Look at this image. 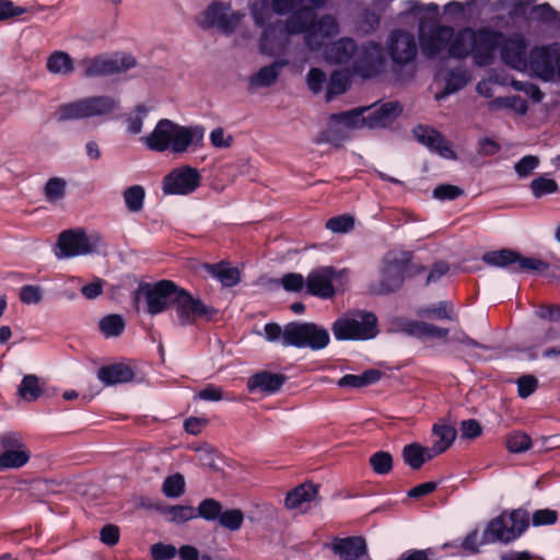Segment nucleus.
Wrapping results in <instances>:
<instances>
[{
    "mask_svg": "<svg viewBox=\"0 0 560 560\" xmlns=\"http://www.w3.org/2000/svg\"><path fill=\"white\" fill-rule=\"evenodd\" d=\"M326 0H272V10L279 14L292 15L285 23H271L270 19L262 31L259 50L266 56L285 55L291 51V35L303 33L305 44L312 51H317L324 39L339 33V25L330 15L315 20L314 9L324 5Z\"/></svg>",
    "mask_w": 560,
    "mask_h": 560,
    "instance_id": "nucleus-1",
    "label": "nucleus"
},
{
    "mask_svg": "<svg viewBox=\"0 0 560 560\" xmlns=\"http://www.w3.org/2000/svg\"><path fill=\"white\" fill-rule=\"evenodd\" d=\"M419 34L422 51L427 56H435L447 48L454 58L471 56L477 66L491 65L497 46L502 40V33L488 28H463L455 34L452 27L438 26L427 34L423 21L420 22Z\"/></svg>",
    "mask_w": 560,
    "mask_h": 560,
    "instance_id": "nucleus-2",
    "label": "nucleus"
},
{
    "mask_svg": "<svg viewBox=\"0 0 560 560\" xmlns=\"http://www.w3.org/2000/svg\"><path fill=\"white\" fill-rule=\"evenodd\" d=\"M205 128L199 125H180L171 119H160L151 132L140 138V142L153 152L184 154L202 148Z\"/></svg>",
    "mask_w": 560,
    "mask_h": 560,
    "instance_id": "nucleus-3",
    "label": "nucleus"
},
{
    "mask_svg": "<svg viewBox=\"0 0 560 560\" xmlns=\"http://www.w3.org/2000/svg\"><path fill=\"white\" fill-rule=\"evenodd\" d=\"M328 39L329 37L325 38L323 46L317 50L323 49V57L326 61L349 65L353 73L363 78H372L381 70L384 63V54L380 45L372 43L358 49L354 40L349 37H342L329 45L326 44Z\"/></svg>",
    "mask_w": 560,
    "mask_h": 560,
    "instance_id": "nucleus-4",
    "label": "nucleus"
},
{
    "mask_svg": "<svg viewBox=\"0 0 560 560\" xmlns=\"http://www.w3.org/2000/svg\"><path fill=\"white\" fill-rule=\"evenodd\" d=\"M529 526V515L524 510L505 512L491 520L483 530V542H511Z\"/></svg>",
    "mask_w": 560,
    "mask_h": 560,
    "instance_id": "nucleus-5",
    "label": "nucleus"
},
{
    "mask_svg": "<svg viewBox=\"0 0 560 560\" xmlns=\"http://www.w3.org/2000/svg\"><path fill=\"white\" fill-rule=\"evenodd\" d=\"M242 10H234L230 2L213 0L199 14L196 24L203 30L218 28L224 34H233L245 19Z\"/></svg>",
    "mask_w": 560,
    "mask_h": 560,
    "instance_id": "nucleus-6",
    "label": "nucleus"
},
{
    "mask_svg": "<svg viewBox=\"0 0 560 560\" xmlns=\"http://www.w3.org/2000/svg\"><path fill=\"white\" fill-rule=\"evenodd\" d=\"M332 332L337 340L372 339L378 332L377 319L372 313L349 312L334 323Z\"/></svg>",
    "mask_w": 560,
    "mask_h": 560,
    "instance_id": "nucleus-7",
    "label": "nucleus"
},
{
    "mask_svg": "<svg viewBox=\"0 0 560 560\" xmlns=\"http://www.w3.org/2000/svg\"><path fill=\"white\" fill-rule=\"evenodd\" d=\"M101 243L98 235L83 230L63 231L57 241L55 256L58 259L84 256L96 252Z\"/></svg>",
    "mask_w": 560,
    "mask_h": 560,
    "instance_id": "nucleus-8",
    "label": "nucleus"
},
{
    "mask_svg": "<svg viewBox=\"0 0 560 560\" xmlns=\"http://www.w3.org/2000/svg\"><path fill=\"white\" fill-rule=\"evenodd\" d=\"M483 260L494 267L508 268L512 272L545 273L550 266L535 257H524L511 249H501L485 254Z\"/></svg>",
    "mask_w": 560,
    "mask_h": 560,
    "instance_id": "nucleus-9",
    "label": "nucleus"
},
{
    "mask_svg": "<svg viewBox=\"0 0 560 560\" xmlns=\"http://www.w3.org/2000/svg\"><path fill=\"white\" fill-rule=\"evenodd\" d=\"M287 342L296 348L320 350L330 340L326 328L314 323H290L287 325Z\"/></svg>",
    "mask_w": 560,
    "mask_h": 560,
    "instance_id": "nucleus-10",
    "label": "nucleus"
},
{
    "mask_svg": "<svg viewBox=\"0 0 560 560\" xmlns=\"http://www.w3.org/2000/svg\"><path fill=\"white\" fill-rule=\"evenodd\" d=\"M527 72L545 81L560 80V49L556 46L534 49Z\"/></svg>",
    "mask_w": 560,
    "mask_h": 560,
    "instance_id": "nucleus-11",
    "label": "nucleus"
},
{
    "mask_svg": "<svg viewBox=\"0 0 560 560\" xmlns=\"http://www.w3.org/2000/svg\"><path fill=\"white\" fill-rule=\"evenodd\" d=\"M201 183L199 171L189 165H183L171 171L162 183V190L166 195L186 196L192 194Z\"/></svg>",
    "mask_w": 560,
    "mask_h": 560,
    "instance_id": "nucleus-12",
    "label": "nucleus"
},
{
    "mask_svg": "<svg viewBox=\"0 0 560 560\" xmlns=\"http://www.w3.org/2000/svg\"><path fill=\"white\" fill-rule=\"evenodd\" d=\"M345 270L336 271L331 267H320L313 270L306 280L307 292L324 299L331 298L343 287Z\"/></svg>",
    "mask_w": 560,
    "mask_h": 560,
    "instance_id": "nucleus-13",
    "label": "nucleus"
},
{
    "mask_svg": "<svg viewBox=\"0 0 560 560\" xmlns=\"http://www.w3.org/2000/svg\"><path fill=\"white\" fill-rule=\"evenodd\" d=\"M0 468L16 469L24 466L31 453L24 445L21 436L15 432L0 435Z\"/></svg>",
    "mask_w": 560,
    "mask_h": 560,
    "instance_id": "nucleus-14",
    "label": "nucleus"
},
{
    "mask_svg": "<svg viewBox=\"0 0 560 560\" xmlns=\"http://www.w3.org/2000/svg\"><path fill=\"white\" fill-rule=\"evenodd\" d=\"M177 322L183 325H192L198 319L209 318L210 308L199 299L180 289L173 306Z\"/></svg>",
    "mask_w": 560,
    "mask_h": 560,
    "instance_id": "nucleus-15",
    "label": "nucleus"
},
{
    "mask_svg": "<svg viewBox=\"0 0 560 560\" xmlns=\"http://www.w3.org/2000/svg\"><path fill=\"white\" fill-rule=\"evenodd\" d=\"M136 66V59L129 54L101 56L86 62L85 74L89 77L107 75L127 71Z\"/></svg>",
    "mask_w": 560,
    "mask_h": 560,
    "instance_id": "nucleus-16",
    "label": "nucleus"
},
{
    "mask_svg": "<svg viewBox=\"0 0 560 560\" xmlns=\"http://www.w3.org/2000/svg\"><path fill=\"white\" fill-rule=\"evenodd\" d=\"M501 38L497 51L500 49L502 60L518 71H528L529 58L526 56L527 44L525 38L521 35L506 38L503 34Z\"/></svg>",
    "mask_w": 560,
    "mask_h": 560,
    "instance_id": "nucleus-17",
    "label": "nucleus"
},
{
    "mask_svg": "<svg viewBox=\"0 0 560 560\" xmlns=\"http://www.w3.org/2000/svg\"><path fill=\"white\" fill-rule=\"evenodd\" d=\"M179 288L172 281L162 280L145 291L148 312L152 315L163 312L167 306H174Z\"/></svg>",
    "mask_w": 560,
    "mask_h": 560,
    "instance_id": "nucleus-18",
    "label": "nucleus"
},
{
    "mask_svg": "<svg viewBox=\"0 0 560 560\" xmlns=\"http://www.w3.org/2000/svg\"><path fill=\"white\" fill-rule=\"evenodd\" d=\"M408 264L407 255H402L401 258L388 256L381 269L380 292L385 293L398 289L407 273Z\"/></svg>",
    "mask_w": 560,
    "mask_h": 560,
    "instance_id": "nucleus-19",
    "label": "nucleus"
},
{
    "mask_svg": "<svg viewBox=\"0 0 560 560\" xmlns=\"http://www.w3.org/2000/svg\"><path fill=\"white\" fill-rule=\"evenodd\" d=\"M402 108L398 102H386L365 107L368 128H385L392 125L401 114Z\"/></svg>",
    "mask_w": 560,
    "mask_h": 560,
    "instance_id": "nucleus-20",
    "label": "nucleus"
},
{
    "mask_svg": "<svg viewBox=\"0 0 560 560\" xmlns=\"http://www.w3.org/2000/svg\"><path fill=\"white\" fill-rule=\"evenodd\" d=\"M413 135L420 143L436 152L440 156L447 160H455L457 158L452 144L436 130L420 126L413 130Z\"/></svg>",
    "mask_w": 560,
    "mask_h": 560,
    "instance_id": "nucleus-21",
    "label": "nucleus"
},
{
    "mask_svg": "<svg viewBox=\"0 0 560 560\" xmlns=\"http://www.w3.org/2000/svg\"><path fill=\"white\" fill-rule=\"evenodd\" d=\"M389 54L397 63L410 62L417 52L415 38L411 34L405 32H394L388 45Z\"/></svg>",
    "mask_w": 560,
    "mask_h": 560,
    "instance_id": "nucleus-22",
    "label": "nucleus"
},
{
    "mask_svg": "<svg viewBox=\"0 0 560 560\" xmlns=\"http://www.w3.org/2000/svg\"><path fill=\"white\" fill-rule=\"evenodd\" d=\"M361 128H368L365 107L332 115L330 118V129L338 133H347Z\"/></svg>",
    "mask_w": 560,
    "mask_h": 560,
    "instance_id": "nucleus-23",
    "label": "nucleus"
},
{
    "mask_svg": "<svg viewBox=\"0 0 560 560\" xmlns=\"http://www.w3.org/2000/svg\"><path fill=\"white\" fill-rule=\"evenodd\" d=\"M317 488L313 483H303L291 492L285 498V505L290 510L305 512L316 501Z\"/></svg>",
    "mask_w": 560,
    "mask_h": 560,
    "instance_id": "nucleus-24",
    "label": "nucleus"
},
{
    "mask_svg": "<svg viewBox=\"0 0 560 560\" xmlns=\"http://www.w3.org/2000/svg\"><path fill=\"white\" fill-rule=\"evenodd\" d=\"M331 549L341 560H359L365 556L366 545L361 537L335 539Z\"/></svg>",
    "mask_w": 560,
    "mask_h": 560,
    "instance_id": "nucleus-25",
    "label": "nucleus"
},
{
    "mask_svg": "<svg viewBox=\"0 0 560 560\" xmlns=\"http://www.w3.org/2000/svg\"><path fill=\"white\" fill-rule=\"evenodd\" d=\"M135 377L133 369L125 363L103 366L97 371V378L106 386L131 382Z\"/></svg>",
    "mask_w": 560,
    "mask_h": 560,
    "instance_id": "nucleus-26",
    "label": "nucleus"
},
{
    "mask_svg": "<svg viewBox=\"0 0 560 560\" xmlns=\"http://www.w3.org/2000/svg\"><path fill=\"white\" fill-rule=\"evenodd\" d=\"M410 336L420 339L446 340L448 330L423 322H407L402 328Z\"/></svg>",
    "mask_w": 560,
    "mask_h": 560,
    "instance_id": "nucleus-27",
    "label": "nucleus"
},
{
    "mask_svg": "<svg viewBox=\"0 0 560 560\" xmlns=\"http://www.w3.org/2000/svg\"><path fill=\"white\" fill-rule=\"evenodd\" d=\"M436 457L431 447L411 443L402 448V458L411 469H419L425 462Z\"/></svg>",
    "mask_w": 560,
    "mask_h": 560,
    "instance_id": "nucleus-28",
    "label": "nucleus"
},
{
    "mask_svg": "<svg viewBox=\"0 0 560 560\" xmlns=\"http://www.w3.org/2000/svg\"><path fill=\"white\" fill-rule=\"evenodd\" d=\"M284 383V377L280 374L258 373L248 380V388L252 392L259 390L264 393H275Z\"/></svg>",
    "mask_w": 560,
    "mask_h": 560,
    "instance_id": "nucleus-29",
    "label": "nucleus"
},
{
    "mask_svg": "<svg viewBox=\"0 0 560 560\" xmlns=\"http://www.w3.org/2000/svg\"><path fill=\"white\" fill-rule=\"evenodd\" d=\"M289 63L285 59H280L269 66L262 67L250 77L249 83L254 88H265L273 84L283 67Z\"/></svg>",
    "mask_w": 560,
    "mask_h": 560,
    "instance_id": "nucleus-30",
    "label": "nucleus"
},
{
    "mask_svg": "<svg viewBox=\"0 0 560 560\" xmlns=\"http://www.w3.org/2000/svg\"><path fill=\"white\" fill-rule=\"evenodd\" d=\"M432 435L434 438L431 448L435 455L444 453L454 442L456 438V430L454 427L446 423H435L432 428Z\"/></svg>",
    "mask_w": 560,
    "mask_h": 560,
    "instance_id": "nucleus-31",
    "label": "nucleus"
},
{
    "mask_svg": "<svg viewBox=\"0 0 560 560\" xmlns=\"http://www.w3.org/2000/svg\"><path fill=\"white\" fill-rule=\"evenodd\" d=\"M205 269L224 287H233L240 281V271L228 262L205 265Z\"/></svg>",
    "mask_w": 560,
    "mask_h": 560,
    "instance_id": "nucleus-32",
    "label": "nucleus"
},
{
    "mask_svg": "<svg viewBox=\"0 0 560 560\" xmlns=\"http://www.w3.org/2000/svg\"><path fill=\"white\" fill-rule=\"evenodd\" d=\"M46 68L55 75L66 77L73 72L74 62L69 54L57 50L47 58Z\"/></svg>",
    "mask_w": 560,
    "mask_h": 560,
    "instance_id": "nucleus-33",
    "label": "nucleus"
},
{
    "mask_svg": "<svg viewBox=\"0 0 560 560\" xmlns=\"http://www.w3.org/2000/svg\"><path fill=\"white\" fill-rule=\"evenodd\" d=\"M84 103L88 118L108 115L118 106V102L109 96L86 97Z\"/></svg>",
    "mask_w": 560,
    "mask_h": 560,
    "instance_id": "nucleus-34",
    "label": "nucleus"
},
{
    "mask_svg": "<svg viewBox=\"0 0 560 560\" xmlns=\"http://www.w3.org/2000/svg\"><path fill=\"white\" fill-rule=\"evenodd\" d=\"M159 512L167 522L183 524L197 517L196 509L190 505H168L159 508Z\"/></svg>",
    "mask_w": 560,
    "mask_h": 560,
    "instance_id": "nucleus-35",
    "label": "nucleus"
},
{
    "mask_svg": "<svg viewBox=\"0 0 560 560\" xmlns=\"http://www.w3.org/2000/svg\"><path fill=\"white\" fill-rule=\"evenodd\" d=\"M55 115L58 121L88 118L84 98L60 105Z\"/></svg>",
    "mask_w": 560,
    "mask_h": 560,
    "instance_id": "nucleus-36",
    "label": "nucleus"
},
{
    "mask_svg": "<svg viewBox=\"0 0 560 560\" xmlns=\"http://www.w3.org/2000/svg\"><path fill=\"white\" fill-rule=\"evenodd\" d=\"M468 81H469V75H468L467 71L462 70V69H456V70L451 71L446 78L445 90L441 93H438L435 95V98L438 101H441V100L445 98L446 96H448L450 94H453V93L464 89L466 86V84L468 83Z\"/></svg>",
    "mask_w": 560,
    "mask_h": 560,
    "instance_id": "nucleus-37",
    "label": "nucleus"
},
{
    "mask_svg": "<svg viewBox=\"0 0 560 560\" xmlns=\"http://www.w3.org/2000/svg\"><path fill=\"white\" fill-rule=\"evenodd\" d=\"M124 202L130 212H140L144 206L145 190L141 185H132L122 192Z\"/></svg>",
    "mask_w": 560,
    "mask_h": 560,
    "instance_id": "nucleus-38",
    "label": "nucleus"
},
{
    "mask_svg": "<svg viewBox=\"0 0 560 560\" xmlns=\"http://www.w3.org/2000/svg\"><path fill=\"white\" fill-rule=\"evenodd\" d=\"M18 393L20 397L26 401L38 399L43 393L38 377L34 374L25 375L19 386Z\"/></svg>",
    "mask_w": 560,
    "mask_h": 560,
    "instance_id": "nucleus-39",
    "label": "nucleus"
},
{
    "mask_svg": "<svg viewBox=\"0 0 560 560\" xmlns=\"http://www.w3.org/2000/svg\"><path fill=\"white\" fill-rule=\"evenodd\" d=\"M380 377L376 371H366L361 375L347 374L338 381L340 387L360 388L376 382Z\"/></svg>",
    "mask_w": 560,
    "mask_h": 560,
    "instance_id": "nucleus-40",
    "label": "nucleus"
},
{
    "mask_svg": "<svg viewBox=\"0 0 560 560\" xmlns=\"http://www.w3.org/2000/svg\"><path fill=\"white\" fill-rule=\"evenodd\" d=\"M490 107L492 109L510 108L520 115H524L528 109L527 103L516 95L497 97L490 103Z\"/></svg>",
    "mask_w": 560,
    "mask_h": 560,
    "instance_id": "nucleus-41",
    "label": "nucleus"
},
{
    "mask_svg": "<svg viewBox=\"0 0 560 560\" xmlns=\"http://www.w3.org/2000/svg\"><path fill=\"white\" fill-rule=\"evenodd\" d=\"M185 491V478L176 472L165 478L162 485V492L167 498H178Z\"/></svg>",
    "mask_w": 560,
    "mask_h": 560,
    "instance_id": "nucleus-42",
    "label": "nucleus"
},
{
    "mask_svg": "<svg viewBox=\"0 0 560 560\" xmlns=\"http://www.w3.org/2000/svg\"><path fill=\"white\" fill-rule=\"evenodd\" d=\"M558 190V184L548 175H541L530 183V191L535 198H541L545 195L553 194Z\"/></svg>",
    "mask_w": 560,
    "mask_h": 560,
    "instance_id": "nucleus-43",
    "label": "nucleus"
},
{
    "mask_svg": "<svg viewBox=\"0 0 560 560\" xmlns=\"http://www.w3.org/2000/svg\"><path fill=\"white\" fill-rule=\"evenodd\" d=\"M506 447L512 453H522L530 448L532 439L522 431H513L506 435Z\"/></svg>",
    "mask_w": 560,
    "mask_h": 560,
    "instance_id": "nucleus-44",
    "label": "nucleus"
},
{
    "mask_svg": "<svg viewBox=\"0 0 560 560\" xmlns=\"http://www.w3.org/2000/svg\"><path fill=\"white\" fill-rule=\"evenodd\" d=\"M100 329L106 337H116L125 328V322L119 315H108L100 320Z\"/></svg>",
    "mask_w": 560,
    "mask_h": 560,
    "instance_id": "nucleus-45",
    "label": "nucleus"
},
{
    "mask_svg": "<svg viewBox=\"0 0 560 560\" xmlns=\"http://www.w3.org/2000/svg\"><path fill=\"white\" fill-rule=\"evenodd\" d=\"M219 524L232 532L238 530L244 522V514L238 509L221 511Z\"/></svg>",
    "mask_w": 560,
    "mask_h": 560,
    "instance_id": "nucleus-46",
    "label": "nucleus"
},
{
    "mask_svg": "<svg viewBox=\"0 0 560 560\" xmlns=\"http://www.w3.org/2000/svg\"><path fill=\"white\" fill-rule=\"evenodd\" d=\"M67 182L59 177L48 179L45 185V197L49 202H58L65 197Z\"/></svg>",
    "mask_w": 560,
    "mask_h": 560,
    "instance_id": "nucleus-47",
    "label": "nucleus"
},
{
    "mask_svg": "<svg viewBox=\"0 0 560 560\" xmlns=\"http://www.w3.org/2000/svg\"><path fill=\"white\" fill-rule=\"evenodd\" d=\"M348 86L349 73L345 71H335L327 85V98L330 100L334 95L346 92Z\"/></svg>",
    "mask_w": 560,
    "mask_h": 560,
    "instance_id": "nucleus-48",
    "label": "nucleus"
},
{
    "mask_svg": "<svg viewBox=\"0 0 560 560\" xmlns=\"http://www.w3.org/2000/svg\"><path fill=\"white\" fill-rule=\"evenodd\" d=\"M373 471L377 475H386L393 468V457L388 452L374 453L369 460Z\"/></svg>",
    "mask_w": 560,
    "mask_h": 560,
    "instance_id": "nucleus-49",
    "label": "nucleus"
},
{
    "mask_svg": "<svg viewBox=\"0 0 560 560\" xmlns=\"http://www.w3.org/2000/svg\"><path fill=\"white\" fill-rule=\"evenodd\" d=\"M197 517L206 521H218L221 514V505L213 499H206L196 509Z\"/></svg>",
    "mask_w": 560,
    "mask_h": 560,
    "instance_id": "nucleus-50",
    "label": "nucleus"
},
{
    "mask_svg": "<svg viewBox=\"0 0 560 560\" xmlns=\"http://www.w3.org/2000/svg\"><path fill=\"white\" fill-rule=\"evenodd\" d=\"M249 11L256 25H262L271 18L268 0H255L249 3Z\"/></svg>",
    "mask_w": 560,
    "mask_h": 560,
    "instance_id": "nucleus-51",
    "label": "nucleus"
},
{
    "mask_svg": "<svg viewBox=\"0 0 560 560\" xmlns=\"http://www.w3.org/2000/svg\"><path fill=\"white\" fill-rule=\"evenodd\" d=\"M148 114V108L143 105L137 106L133 114L126 119L127 131L130 135H139L143 129V120Z\"/></svg>",
    "mask_w": 560,
    "mask_h": 560,
    "instance_id": "nucleus-52",
    "label": "nucleus"
},
{
    "mask_svg": "<svg viewBox=\"0 0 560 560\" xmlns=\"http://www.w3.org/2000/svg\"><path fill=\"white\" fill-rule=\"evenodd\" d=\"M422 315L428 317H434L439 319H455L456 314L453 306L447 302H441L436 305L424 308Z\"/></svg>",
    "mask_w": 560,
    "mask_h": 560,
    "instance_id": "nucleus-53",
    "label": "nucleus"
},
{
    "mask_svg": "<svg viewBox=\"0 0 560 560\" xmlns=\"http://www.w3.org/2000/svg\"><path fill=\"white\" fill-rule=\"evenodd\" d=\"M287 325L281 328L278 324L268 323L264 327L265 339L269 342H281L283 346L289 347L291 343L287 342Z\"/></svg>",
    "mask_w": 560,
    "mask_h": 560,
    "instance_id": "nucleus-54",
    "label": "nucleus"
},
{
    "mask_svg": "<svg viewBox=\"0 0 560 560\" xmlns=\"http://www.w3.org/2000/svg\"><path fill=\"white\" fill-rule=\"evenodd\" d=\"M404 10L409 13L422 15L427 13L430 18L438 15L439 7L436 4H421L416 0H408L404 2Z\"/></svg>",
    "mask_w": 560,
    "mask_h": 560,
    "instance_id": "nucleus-55",
    "label": "nucleus"
},
{
    "mask_svg": "<svg viewBox=\"0 0 560 560\" xmlns=\"http://www.w3.org/2000/svg\"><path fill=\"white\" fill-rule=\"evenodd\" d=\"M354 220L350 215H339L327 221L326 228L334 233H347L352 230Z\"/></svg>",
    "mask_w": 560,
    "mask_h": 560,
    "instance_id": "nucleus-56",
    "label": "nucleus"
},
{
    "mask_svg": "<svg viewBox=\"0 0 560 560\" xmlns=\"http://www.w3.org/2000/svg\"><path fill=\"white\" fill-rule=\"evenodd\" d=\"M539 165V159L535 155H525L514 166L516 174L525 178L529 176Z\"/></svg>",
    "mask_w": 560,
    "mask_h": 560,
    "instance_id": "nucleus-57",
    "label": "nucleus"
},
{
    "mask_svg": "<svg viewBox=\"0 0 560 560\" xmlns=\"http://www.w3.org/2000/svg\"><path fill=\"white\" fill-rule=\"evenodd\" d=\"M177 555V548L173 545L158 542L151 546V556L154 560H172Z\"/></svg>",
    "mask_w": 560,
    "mask_h": 560,
    "instance_id": "nucleus-58",
    "label": "nucleus"
},
{
    "mask_svg": "<svg viewBox=\"0 0 560 560\" xmlns=\"http://www.w3.org/2000/svg\"><path fill=\"white\" fill-rule=\"evenodd\" d=\"M209 139L211 144L217 149H228L233 143V137L220 127L214 128L210 132Z\"/></svg>",
    "mask_w": 560,
    "mask_h": 560,
    "instance_id": "nucleus-59",
    "label": "nucleus"
},
{
    "mask_svg": "<svg viewBox=\"0 0 560 560\" xmlns=\"http://www.w3.org/2000/svg\"><path fill=\"white\" fill-rule=\"evenodd\" d=\"M463 195V190L455 185H440L433 190V197L439 200H453Z\"/></svg>",
    "mask_w": 560,
    "mask_h": 560,
    "instance_id": "nucleus-60",
    "label": "nucleus"
},
{
    "mask_svg": "<svg viewBox=\"0 0 560 560\" xmlns=\"http://www.w3.org/2000/svg\"><path fill=\"white\" fill-rule=\"evenodd\" d=\"M557 512L549 509L537 510L534 512L532 523L534 526L552 525L557 522Z\"/></svg>",
    "mask_w": 560,
    "mask_h": 560,
    "instance_id": "nucleus-61",
    "label": "nucleus"
},
{
    "mask_svg": "<svg viewBox=\"0 0 560 560\" xmlns=\"http://www.w3.org/2000/svg\"><path fill=\"white\" fill-rule=\"evenodd\" d=\"M326 82V74L318 68H312L307 73V85L313 93H319Z\"/></svg>",
    "mask_w": 560,
    "mask_h": 560,
    "instance_id": "nucleus-62",
    "label": "nucleus"
},
{
    "mask_svg": "<svg viewBox=\"0 0 560 560\" xmlns=\"http://www.w3.org/2000/svg\"><path fill=\"white\" fill-rule=\"evenodd\" d=\"M43 293L38 287L24 285L20 290V299L26 304H36L42 301Z\"/></svg>",
    "mask_w": 560,
    "mask_h": 560,
    "instance_id": "nucleus-63",
    "label": "nucleus"
},
{
    "mask_svg": "<svg viewBox=\"0 0 560 560\" xmlns=\"http://www.w3.org/2000/svg\"><path fill=\"white\" fill-rule=\"evenodd\" d=\"M281 283L287 291L296 292L302 290L306 282L300 273H287L282 277Z\"/></svg>",
    "mask_w": 560,
    "mask_h": 560,
    "instance_id": "nucleus-64",
    "label": "nucleus"
}]
</instances>
